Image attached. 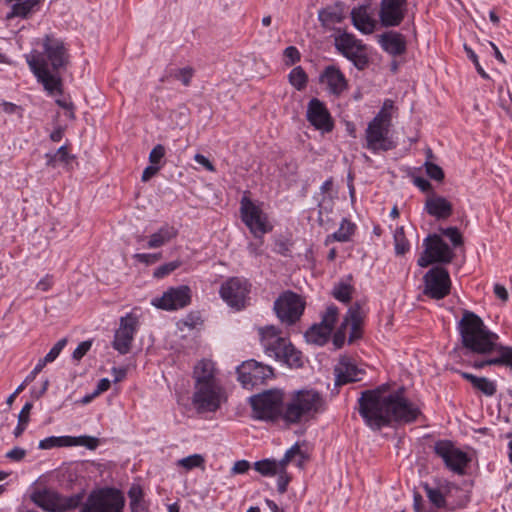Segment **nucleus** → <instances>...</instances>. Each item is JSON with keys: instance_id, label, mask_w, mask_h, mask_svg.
Masks as SVG:
<instances>
[{"instance_id": "31", "label": "nucleus", "mask_w": 512, "mask_h": 512, "mask_svg": "<svg viewBox=\"0 0 512 512\" xmlns=\"http://www.w3.org/2000/svg\"><path fill=\"white\" fill-rule=\"evenodd\" d=\"M486 357V359L474 361L472 366L476 369H482L486 366H506L512 369V348H502Z\"/></svg>"}, {"instance_id": "61", "label": "nucleus", "mask_w": 512, "mask_h": 512, "mask_svg": "<svg viewBox=\"0 0 512 512\" xmlns=\"http://www.w3.org/2000/svg\"><path fill=\"white\" fill-rule=\"evenodd\" d=\"M437 488L442 491L441 494L443 495L444 499H446V497L451 493L452 489H458V486L453 482L444 480L438 482Z\"/></svg>"}, {"instance_id": "43", "label": "nucleus", "mask_w": 512, "mask_h": 512, "mask_svg": "<svg viewBox=\"0 0 512 512\" xmlns=\"http://www.w3.org/2000/svg\"><path fill=\"white\" fill-rule=\"evenodd\" d=\"M395 252L397 255H404L410 248L409 242L405 236L404 228L397 227L394 232Z\"/></svg>"}, {"instance_id": "62", "label": "nucleus", "mask_w": 512, "mask_h": 512, "mask_svg": "<svg viewBox=\"0 0 512 512\" xmlns=\"http://www.w3.org/2000/svg\"><path fill=\"white\" fill-rule=\"evenodd\" d=\"M502 90H500V102L503 109L506 113L512 116V96L509 91L506 92L507 99L505 95L502 94Z\"/></svg>"}, {"instance_id": "37", "label": "nucleus", "mask_w": 512, "mask_h": 512, "mask_svg": "<svg viewBox=\"0 0 512 512\" xmlns=\"http://www.w3.org/2000/svg\"><path fill=\"white\" fill-rule=\"evenodd\" d=\"M352 276L349 275L345 280H340L339 282L335 283L331 295L342 303H349L352 299V294L354 292V287L351 284Z\"/></svg>"}, {"instance_id": "14", "label": "nucleus", "mask_w": 512, "mask_h": 512, "mask_svg": "<svg viewBox=\"0 0 512 512\" xmlns=\"http://www.w3.org/2000/svg\"><path fill=\"white\" fill-rule=\"evenodd\" d=\"M305 309L302 298L292 292H283L274 302V311L281 322L288 325L294 324L300 319Z\"/></svg>"}, {"instance_id": "59", "label": "nucleus", "mask_w": 512, "mask_h": 512, "mask_svg": "<svg viewBox=\"0 0 512 512\" xmlns=\"http://www.w3.org/2000/svg\"><path fill=\"white\" fill-rule=\"evenodd\" d=\"M250 468V463L247 460H238L234 463L233 467L231 468V474H244L246 473Z\"/></svg>"}, {"instance_id": "36", "label": "nucleus", "mask_w": 512, "mask_h": 512, "mask_svg": "<svg viewBox=\"0 0 512 512\" xmlns=\"http://www.w3.org/2000/svg\"><path fill=\"white\" fill-rule=\"evenodd\" d=\"M461 377L471 383L474 389L482 392L485 396L491 397L497 391L495 382L486 377H478L468 372L457 371Z\"/></svg>"}, {"instance_id": "52", "label": "nucleus", "mask_w": 512, "mask_h": 512, "mask_svg": "<svg viewBox=\"0 0 512 512\" xmlns=\"http://www.w3.org/2000/svg\"><path fill=\"white\" fill-rule=\"evenodd\" d=\"M193 73L194 71L191 67H184L172 72L171 76H173L177 80H180L183 83V85L188 86L190 85Z\"/></svg>"}, {"instance_id": "56", "label": "nucleus", "mask_w": 512, "mask_h": 512, "mask_svg": "<svg viewBox=\"0 0 512 512\" xmlns=\"http://www.w3.org/2000/svg\"><path fill=\"white\" fill-rule=\"evenodd\" d=\"M165 156V147L161 144H157L149 154V162L153 165L158 166L162 158Z\"/></svg>"}, {"instance_id": "22", "label": "nucleus", "mask_w": 512, "mask_h": 512, "mask_svg": "<svg viewBox=\"0 0 512 512\" xmlns=\"http://www.w3.org/2000/svg\"><path fill=\"white\" fill-rule=\"evenodd\" d=\"M138 326L139 320L134 313H127L121 317L119 328L114 334L112 347L122 355L129 353Z\"/></svg>"}, {"instance_id": "39", "label": "nucleus", "mask_w": 512, "mask_h": 512, "mask_svg": "<svg viewBox=\"0 0 512 512\" xmlns=\"http://www.w3.org/2000/svg\"><path fill=\"white\" fill-rule=\"evenodd\" d=\"M38 447L43 450L54 447H70V436H50L39 442Z\"/></svg>"}, {"instance_id": "29", "label": "nucleus", "mask_w": 512, "mask_h": 512, "mask_svg": "<svg viewBox=\"0 0 512 512\" xmlns=\"http://www.w3.org/2000/svg\"><path fill=\"white\" fill-rule=\"evenodd\" d=\"M378 42L384 51L393 56L402 55L406 51L405 37L399 32H385L379 35Z\"/></svg>"}, {"instance_id": "18", "label": "nucleus", "mask_w": 512, "mask_h": 512, "mask_svg": "<svg viewBox=\"0 0 512 512\" xmlns=\"http://www.w3.org/2000/svg\"><path fill=\"white\" fill-rule=\"evenodd\" d=\"M224 399V392L217 384L202 385L194 388L192 403L199 413L215 412Z\"/></svg>"}, {"instance_id": "55", "label": "nucleus", "mask_w": 512, "mask_h": 512, "mask_svg": "<svg viewBox=\"0 0 512 512\" xmlns=\"http://www.w3.org/2000/svg\"><path fill=\"white\" fill-rule=\"evenodd\" d=\"M161 253H137L134 258L143 264L152 265L161 259Z\"/></svg>"}, {"instance_id": "54", "label": "nucleus", "mask_w": 512, "mask_h": 512, "mask_svg": "<svg viewBox=\"0 0 512 512\" xmlns=\"http://www.w3.org/2000/svg\"><path fill=\"white\" fill-rule=\"evenodd\" d=\"M464 50H465V52L467 54V57L473 62L474 66H475L477 72L480 74V76L482 78H484V79H489V75L486 73V71L480 65L479 60H478V56L473 51V49L465 44L464 45Z\"/></svg>"}, {"instance_id": "35", "label": "nucleus", "mask_w": 512, "mask_h": 512, "mask_svg": "<svg viewBox=\"0 0 512 512\" xmlns=\"http://www.w3.org/2000/svg\"><path fill=\"white\" fill-rule=\"evenodd\" d=\"M178 235V230L173 225L164 224L153 233L147 242V248L156 249L170 242Z\"/></svg>"}, {"instance_id": "34", "label": "nucleus", "mask_w": 512, "mask_h": 512, "mask_svg": "<svg viewBox=\"0 0 512 512\" xmlns=\"http://www.w3.org/2000/svg\"><path fill=\"white\" fill-rule=\"evenodd\" d=\"M351 18L353 25L360 32L364 34L373 33L375 29V20L370 17L367 7L359 6L353 8L351 11Z\"/></svg>"}, {"instance_id": "30", "label": "nucleus", "mask_w": 512, "mask_h": 512, "mask_svg": "<svg viewBox=\"0 0 512 512\" xmlns=\"http://www.w3.org/2000/svg\"><path fill=\"white\" fill-rule=\"evenodd\" d=\"M425 210L437 219H446L452 215L453 206L446 198L432 195L425 202Z\"/></svg>"}, {"instance_id": "42", "label": "nucleus", "mask_w": 512, "mask_h": 512, "mask_svg": "<svg viewBox=\"0 0 512 512\" xmlns=\"http://www.w3.org/2000/svg\"><path fill=\"white\" fill-rule=\"evenodd\" d=\"M32 407V403L27 402L20 411L18 415V424L13 432L15 437L21 436L24 430L26 429V426L29 422V415Z\"/></svg>"}, {"instance_id": "57", "label": "nucleus", "mask_w": 512, "mask_h": 512, "mask_svg": "<svg viewBox=\"0 0 512 512\" xmlns=\"http://www.w3.org/2000/svg\"><path fill=\"white\" fill-rule=\"evenodd\" d=\"M91 346H92L91 340L81 342L76 347V349L73 351V354H72L73 359L77 360V361L82 359L83 356L86 355V353L90 350Z\"/></svg>"}, {"instance_id": "11", "label": "nucleus", "mask_w": 512, "mask_h": 512, "mask_svg": "<svg viewBox=\"0 0 512 512\" xmlns=\"http://www.w3.org/2000/svg\"><path fill=\"white\" fill-rule=\"evenodd\" d=\"M363 316L361 305L356 302L347 310L343 320L333 336V344L336 348H341L346 339L348 328H350L348 342L352 343L362 337Z\"/></svg>"}, {"instance_id": "21", "label": "nucleus", "mask_w": 512, "mask_h": 512, "mask_svg": "<svg viewBox=\"0 0 512 512\" xmlns=\"http://www.w3.org/2000/svg\"><path fill=\"white\" fill-rule=\"evenodd\" d=\"M238 380L244 387L262 384L274 376L273 368L254 359L247 360L237 367Z\"/></svg>"}, {"instance_id": "63", "label": "nucleus", "mask_w": 512, "mask_h": 512, "mask_svg": "<svg viewBox=\"0 0 512 512\" xmlns=\"http://www.w3.org/2000/svg\"><path fill=\"white\" fill-rule=\"evenodd\" d=\"M26 451L20 447H14L12 450L6 453V457L12 461H21L24 459Z\"/></svg>"}, {"instance_id": "10", "label": "nucleus", "mask_w": 512, "mask_h": 512, "mask_svg": "<svg viewBox=\"0 0 512 512\" xmlns=\"http://www.w3.org/2000/svg\"><path fill=\"white\" fill-rule=\"evenodd\" d=\"M124 498L114 488L93 491L82 506L80 512H122Z\"/></svg>"}, {"instance_id": "45", "label": "nucleus", "mask_w": 512, "mask_h": 512, "mask_svg": "<svg viewBox=\"0 0 512 512\" xmlns=\"http://www.w3.org/2000/svg\"><path fill=\"white\" fill-rule=\"evenodd\" d=\"M98 444L99 440L96 437L87 435L78 437L70 436V446H84L88 449L93 450L97 448Z\"/></svg>"}, {"instance_id": "33", "label": "nucleus", "mask_w": 512, "mask_h": 512, "mask_svg": "<svg viewBox=\"0 0 512 512\" xmlns=\"http://www.w3.org/2000/svg\"><path fill=\"white\" fill-rule=\"evenodd\" d=\"M344 18L343 7L339 3L329 5L318 12L319 21L327 29H332L336 24L341 23Z\"/></svg>"}, {"instance_id": "12", "label": "nucleus", "mask_w": 512, "mask_h": 512, "mask_svg": "<svg viewBox=\"0 0 512 512\" xmlns=\"http://www.w3.org/2000/svg\"><path fill=\"white\" fill-rule=\"evenodd\" d=\"M240 213L242 221L255 237L260 238L272 230L267 215L261 207L246 196L240 201Z\"/></svg>"}, {"instance_id": "49", "label": "nucleus", "mask_w": 512, "mask_h": 512, "mask_svg": "<svg viewBox=\"0 0 512 512\" xmlns=\"http://www.w3.org/2000/svg\"><path fill=\"white\" fill-rule=\"evenodd\" d=\"M442 235L449 238L454 247L463 245V237L456 227H448L441 229Z\"/></svg>"}, {"instance_id": "1", "label": "nucleus", "mask_w": 512, "mask_h": 512, "mask_svg": "<svg viewBox=\"0 0 512 512\" xmlns=\"http://www.w3.org/2000/svg\"><path fill=\"white\" fill-rule=\"evenodd\" d=\"M358 411L373 430H380L392 422H414L420 414V410L404 397L403 387L389 392L387 385L363 391L358 399Z\"/></svg>"}, {"instance_id": "48", "label": "nucleus", "mask_w": 512, "mask_h": 512, "mask_svg": "<svg viewBox=\"0 0 512 512\" xmlns=\"http://www.w3.org/2000/svg\"><path fill=\"white\" fill-rule=\"evenodd\" d=\"M73 157L68 153L67 147L61 146L48 160V164L55 166L56 162H62L65 164L70 163Z\"/></svg>"}, {"instance_id": "23", "label": "nucleus", "mask_w": 512, "mask_h": 512, "mask_svg": "<svg viewBox=\"0 0 512 512\" xmlns=\"http://www.w3.org/2000/svg\"><path fill=\"white\" fill-rule=\"evenodd\" d=\"M191 302V289L187 285L171 287L159 298L152 300V305L166 310H178L186 307Z\"/></svg>"}, {"instance_id": "44", "label": "nucleus", "mask_w": 512, "mask_h": 512, "mask_svg": "<svg viewBox=\"0 0 512 512\" xmlns=\"http://www.w3.org/2000/svg\"><path fill=\"white\" fill-rule=\"evenodd\" d=\"M204 458L200 454L189 455L185 458L179 459L177 465L183 467L185 470L190 471L194 468L202 467L204 464Z\"/></svg>"}, {"instance_id": "8", "label": "nucleus", "mask_w": 512, "mask_h": 512, "mask_svg": "<svg viewBox=\"0 0 512 512\" xmlns=\"http://www.w3.org/2000/svg\"><path fill=\"white\" fill-rule=\"evenodd\" d=\"M285 393L280 389H270L253 395L249 402L253 416L258 420L283 421Z\"/></svg>"}, {"instance_id": "15", "label": "nucleus", "mask_w": 512, "mask_h": 512, "mask_svg": "<svg viewBox=\"0 0 512 512\" xmlns=\"http://www.w3.org/2000/svg\"><path fill=\"white\" fill-rule=\"evenodd\" d=\"M434 452L445 463L446 467L458 475H464L471 462L468 454L454 446L449 440H439L434 445Z\"/></svg>"}, {"instance_id": "7", "label": "nucleus", "mask_w": 512, "mask_h": 512, "mask_svg": "<svg viewBox=\"0 0 512 512\" xmlns=\"http://www.w3.org/2000/svg\"><path fill=\"white\" fill-rule=\"evenodd\" d=\"M392 108L393 101L385 100L381 110L368 123L365 131L366 147L374 153L389 151L396 147L394 141L388 137L392 120L390 112Z\"/></svg>"}, {"instance_id": "25", "label": "nucleus", "mask_w": 512, "mask_h": 512, "mask_svg": "<svg viewBox=\"0 0 512 512\" xmlns=\"http://www.w3.org/2000/svg\"><path fill=\"white\" fill-rule=\"evenodd\" d=\"M306 117L312 126L322 132H330L334 127L333 120L328 109L318 98H312L309 101Z\"/></svg>"}, {"instance_id": "5", "label": "nucleus", "mask_w": 512, "mask_h": 512, "mask_svg": "<svg viewBox=\"0 0 512 512\" xmlns=\"http://www.w3.org/2000/svg\"><path fill=\"white\" fill-rule=\"evenodd\" d=\"M325 406V398L315 389L292 391L284 398L283 422L286 425L307 423L322 413Z\"/></svg>"}, {"instance_id": "64", "label": "nucleus", "mask_w": 512, "mask_h": 512, "mask_svg": "<svg viewBox=\"0 0 512 512\" xmlns=\"http://www.w3.org/2000/svg\"><path fill=\"white\" fill-rule=\"evenodd\" d=\"M56 104L67 111L66 115L68 118H70V119L75 118L74 105L72 102L64 100V99H57Z\"/></svg>"}, {"instance_id": "3", "label": "nucleus", "mask_w": 512, "mask_h": 512, "mask_svg": "<svg viewBox=\"0 0 512 512\" xmlns=\"http://www.w3.org/2000/svg\"><path fill=\"white\" fill-rule=\"evenodd\" d=\"M462 347L466 353L482 356L494 354L502 348H510L499 342V336L488 329L483 320L474 312L464 310L462 318L457 324Z\"/></svg>"}, {"instance_id": "16", "label": "nucleus", "mask_w": 512, "mask_h": 512, "mask_svg": "<svg viewBox=\"0 0 512 512\" xmlns=\"http://www.w3.org/2000/svg\"><path fill=\"white\" fill-rule=\"evenodd\" d=\"M334 44L335 48L359 70H363L368 65L365 46L354 35L342 33L335 37Z\"/></svg>"}, {"instance_id": "53", "label": "nucleus", "mask_w": 512, "mask_h": 512, "mask_svg": "<svg viewBox=\"0 0 512 512\" xmlns=\"http://www.w3.org/2000/svg\"><path fill=\"white\" fill-rule=\"evenodd\" d=\"M284 62L287 66H292L296 62L300 61V52L295 46H288L285 48L284 52Z\"/></svg>"}, {"instance_id": "4", "label": "nucleus", "mask_w": 512, "mask_h": 512, "mask_svg": "<svg viewBox=\"0 0 512 512\" xmlns=\"http://www.w3.org/2000/svg\"><path fill=\"white\" fill-rule=\"evenodd\" d=\"M325 406V398L315 389L292 391L284 398L283 422L286 425L307 423L322 413Z\"/></svg>"}, {"instance_id": "41", "label": "nucleus", "mask_w": 512, "mask_h": 512, "mask_svg": "<svg viewBox=\"0 0 512 512\" xmlns=\"http://www.w3.org/2000/svg\"><path fill=\"white\" fill-rule=\"evenodd\" d=\"M289 81L297 90H302L307 85V74L301 66H297L289 73Z\"/></svg>"}, {"instance_id": "20", "label": "nucleus", "mask_w": 512, "mask_h": 512, "mask_svg": "<svg viewBox=\"0 0 512 512\" xmlns=\"http://www.w3.org/2000/svg\"><path fill=\"white\" fill-rule=\"evenodd\" d=\"M339 309L334 304L329 305L322 314L321 322L311 326L305 333L308 342L323 345L325 344L338 320Z\"/></svg>"}, {"instance_id": "50", "label": "nucleus", "mask_w": 512, "mask_h": 512, "mask_svg": "<svg viewBox=\"0 0 512 512\" xmlns=\"http://www.w3.org/2000/svg\"><path fill=\"white\" fill-rule=\"evenodd\" d=\"M67 344V339L62 338L60 339L46 354L44 358H42V362L48 364L53 362L60 354V352L64 349V347Z\"/></svg>"}, {"instance_id": "13", "label": "nucleus", "mask_w": 512, "mask_h": 512, "mask_svg": "<svg viewBox=\"0 0 512 512\" xmlns=\"http://www.w3.org/2000/svg\"><path fill=\"white\" fill-rule=\"evenodd\" d=\"M425 250L417 264L420 267H427L432 263H450L454 258V252L443 239L437 235H429L424 240Z\"/></svg>"}, {"instance_id": "9", "label": "nucleus", "mask_w": 512, "mask_h": 512, "mask_svg": "<svg viewBox=\"0 0 512 512\" xmlns=\"http://www.w3.org/2000/svg\"><path fill=\"white\" fill-rule=\"evenodd\" d=\"M31 501L45 512H67L77 508L83 501V494L64 496L53 488H36L30 494Z\"/></svg>"}, {"instance_id": "26", "label": "nucleus", "mask_w": 512, "mask_h": 512, "mask_svg": "<svg viewBox=\"0 0 512 512\" xmlns=\"http://www.w3.org/2000/svg\"><path fill=\"white\" fill-rule=\"evenodd\" d=\"M335 385L341 386L362 380L365 370L359 368L349 357H341L334 368Z\"/></svg>"}, {"instance_id": "17", "label": "nucleus", "mask_w": 512, "mask_h": 512, "mask_svg": "<svg viewBox=\"0 0 512 512\" xmlns=\"http://www.w3.org/2000/svg\"><path fill=\"white\" fill-rule=\"evenodd\" d=\"M423 293L436 300L445 298L450 293L451 280L448 271L440 266L431 268L423 277Z\"/></svg>"}, {"instance_id": "24", "label": "nucleus", "mask_w": 512, "mask_h": 512, "mask_svg": "<svg viewBox=\"0 0 512 512\" xmlns=\"http://www.w3.org/2000/svg\"><path fill=\"white\" fill-rule=\"evenodd\" d=\"M407 0H381L379 19L384 27L399 26L405 18Z\"/></svg>"}, {"instance_id": "46", "label": "nucleus", "mask_w": 512, "mask_h": 512, "mask_svg": "<svg viewBox=\"0 0 512 512\" xmlns=\"http://www.w3.org/2000/svg\"><path fill=\"white\" fill-rule=\"evenodd\" d=\"M354 233V226L347 222L343 221L340 228L334 232L333 237L335 240L339 242H346L349 240L350 236Z\"/></svg>"}, {"instance_id": "6", "label": "nucleus", "mask_w": 512, "mask_h": 512, "mask_svg": "<svg viewBox=\"0 0 512 512\" xmlns=\"http://www.w3.org/2000/svg\"><path fill=\"white\" fill-rule=\"evenodd\" d=\"M258 334L267 356L290 367H300L302 365L301 352L295 349L288 338L282 336L280 329L273 325H267L258 328Z\"/></svg>"}, {"instance_id": "32", "label": "nucleus", "mask_w": 512, "mask_h": 512, "mask_svg": "<svg viewBox=\"0 0 512 512\" xmlns=\"http://www.w3.org/2000/svg\"><path fill=\"white\" fill-rule=\"evenodd\" d=\"M193 376L195 379V387L199 388L202 385L215 384V367L211 360L203 359L194 367Z\"/></svg>"}, {"instance_id": "28", "label": "nucleus", "mask_w": 512, "mask_h": 512, "mask_svg": "<svg viewBox=\"0 0 512 512\" xmlns=\"http://www.w3.org/2000/svg\"><path fill=\"white\" fill-rule=\"evenodd\" d=\"M320 82L326 84L329 93L339 96L348 88L347 80L340 69L328 66L320 75Z\"/></svg>"}, {"instance_id": "27", "label": "nucleus", "mask_w": 512, "mask_h": 512, "mask_svg": "<svg viewBox=\"0 0 512 512\" xmlns=\"http://www.w3.org/2000/svg\"><path fill=\"white\" fill-rule=\"evenodd\" d=\"M44 0H4L9 7L6 20L14 18L29 19L37 13Z\"/></svg>"}, {"instance_id": "51", "label": "nucleus", "mask_w": 512, "mask_h": 512, "mask_svg": "<svg viewBox=\"0 0 512 512\" xmlns=\"http://www.w3.org/2000/svg\"><path fill=\"white\" fill-rule=\"evenodd\" d=\"M424 166H425L427 175L431 179H433L435 181H442L444 179V171L439 165L434 164V163L430 162L429 160H427L424 163Z\"/></svg>"}, {"instance_id": "60", "label": "nucleus", "mask_w": 512, "mask_h": 512, "mask_svg": "<svg viewBox=\"0 0 512 512\" xmlns=\"http://www.w3.org/2000/svg\"><path fill=\"white\" fill-rule=\"evenodd\" d=\"M277 474V490L279 493L283 494L287 491V486L290 481V477L286 474V472H278Z\"/></svg>"}, {"instance_id": "58", "label": "nucleus", "mask_w": 512, "mask_h": 512, "mask_svg": "<svg viewBox=\"0 0 512 512\" xmlns=\"http://www.w3.org/2000/svg\"><path fill=\"white\" fill-rule=\"evenodd\" d=\"M130 503L144 500V493L139 485H132L128 491Z\"/></svg>"}, {"instance_id": "47", "label": "nucleus", "mask_w": 512, "mask_h": 512, "mask_svg": "<svg viewBox=\"0 0 512 512\" xmlns=\"http://www.w3.org/2000/svg\"><path fill=\"white\" fill-rule=\"evenodd\" d=\"M181 264L182 263L179 260L165 263V264L159 266L158 268H156L154 270L153 275L155 278H163V277L169 275L170 273H172L173 271H175L177 268H179L181 266Z\"/></svg>"}, {"instance_id": "38", "label": "nucleus", "mask_w": 512, "mask_h": 512, "mask_svg": "<svg viewBox=\"0 0 512 512\" xmlns=\"http://www.w3.org/2000/svg\"><path fill=\"white\" fill-rule=\"evenodd\" d=\"M422 487L430 503L437 509L446 508L447 501L441 494L442 491L437 487H431L428 483H423Z\"/></svg>"}, {"instance_id": "2", "label": "nucleus", "mask_w": 512, "mask_h": 512, "mask_svg": "<svg viewBox=\"0 0 512 512\" xmlns=\"http://www.w3.org/2000/svg\"><path fill=\"white\" fill-rule=\"evenodd\" d=\"M43 53L33 50L26 56V61L44 89L49 94L62 93L60 70L65 69L69 55L62 40L51 35L43 39Z\"/></svg>"}, {"instance_id": "19", "label": "nucleus", "mask_w": 512, "mask_h": 512, "mask_svg": "<svg viewBox=\"0 0 512 512\" xmlns=\"http://www.w3.org/2000/svg\"><path fill=\"white\" fill-rule=\"evenodd\" d=\"M250 288L251 284L248 280L231 277L221 285L220 295L230 307L240 310L245 306Z\"/></svg>"}, {"instance_id": "40", "label": "nucleus", "mask_w": 512, "mask_h": 512, "mask_svg": "<svg viewBox=\"0 0 512 512\" xmlns=\"http://www.w3.org/2000/svg\"><path fill=\"white\" fill-rule=\"evenodd\" d=\"M254 469L263 476H274L278 473L276 460L263 459L254 463Z\"/></svg>"}]
</instances>
